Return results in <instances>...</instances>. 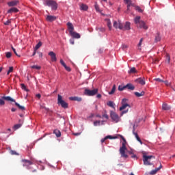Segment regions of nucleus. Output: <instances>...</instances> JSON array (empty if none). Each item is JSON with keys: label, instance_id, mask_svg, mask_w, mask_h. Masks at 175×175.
I'll list each match as a JSON object with an SVG mask.
<instances>
[{"label": "nucleus", "instance_id": "3", "mask_svg": "<svg viewBox=\"0 0 175 175\" xmlns=\"http://www.w3.org/2000/svg\"><path fill=\"white\" fill-rule=\"evenodd\" d=\"M57 105H59V106H62L63 109H68V107H69V104L64 100L62 96L60 94L57 95Z\"/></svg>", "mask_w": 175, "mask_h": 175}, {"label": "nucleus", "instance_id": "55", "mask_svg": "<svg viewBox=\"0 0 175 175\" xmlns=\"http://www.w3.org/2000/svg\"><path fill=\"white\" fill-rule=\"evenodd\" d=\"M12 49L14 51V54L17 55V57H20L18 54H17V52L16 51V49H14L13 46H12Z\"/></svg>", "mask_w": 175, "mask_h": 175}, {"label": "nucleus", "instance_id": "62", "mask_svg": "<svg viewBox=\"0 0 175 175\" xmlns=\"http://www.w3.org/2000/svg\"><path fill=\"white\" fill-rule=\"evenodd\" d=\"M36 98H38V99H40V98H41V95H40V94H36Z\"/></svg>", "mask_w": 175, "mask_h": 175}, {"label": "nucleus", "instance_id": "44", "mask_svg": "<svg viewBox=\"0 0 175 175\" xmlns=\"http://www.w3.org/2000/svg\"><path fill=\"white\" fill-rule=\"evenodd\" d=\"M105 137H106L107 140V139H118L117 137H113V136H111V135H107V136H106Z\"/></svg>", "mask_w": 175, "mask_h": 175}, {"label": "nucleus", "instance_id": "14", "mask_svg": "<svg viewBox=\"0 0 175 175\" xmlns=\"http://www.w3.org/2000/svg\"><path fill=\"white\" fill-rule=\"evenodd\" d=\"M46 21H49V23H53V21H55L57 20V16L48 15L46 18Z\"/></svg>", "mask_w": 175, "mask_h": 175}, {"label": "nucleus", "instance_id": "7", "mask_svg": "<svg viewBox=\"0 0 175 175\" xmlns=\"http://www.w3.org/2000/svg\"><path fill=\"white\" fill-rule=\"evenodd\" d=\"M110 116L113 122H116V123L120 122V116H118V114H117L116 112L111 111Z\"/></svg>", "mask_w": 175, "mask_h": 175}, {"label": "nucleus", "instance_id": "1", "mask_svg": "<svg viewBox=\"0 0 175 175\" xmlns=\"http://www.w3.org/2000/svg\"><path fill=\"white\" fill-rule=\"evenodd\" d=\"M122 139L123 142L122 143V147L120 148V154L122 157V158H128V154H125V152L126 151V139H125V137L121 135H118Z\"/></svg>", "mask_w": 175, "mask_h": 175}, {"label": "nucleus", "instance_id": "9", "mask_svg": "<svg viewBox=\"0 0 175 175\" xmlns=\"http://www.w3.org/2000/svg\"><path fill=\"white\" fill-rule=\"evenodd\" d=\"M49 55L51 56V61H52V62H57V55L55 53L51 51L49 53Z\"/></svg>", "mask_w": 175, "mask_h": 175}, {"label": "nucleus", "instance_id": "39", "mask_svg": "<svg viewBox=\"0 0 175 175\" xmlns=\"http://www.w3.org/2000/svg\"><path fill=\"white\" fill-rule=\"evenodd\" d=\"M114 92H116V85H113V88L111 90V92H109V95H113V94H114Z\"/></svg>", "mask_w": 175, "mask_h": 175}, {"label": "nucleus", "instance_id": "24", "mask_svg": "<svg viewBox=\"0 0 175 175\" xmlns=\"http://www.w3.org/2000/svg\"><path fill=\"white\" fill-rule=\"evenodd\" d=\"M146 92L144 91L141 92L140 93L135 92H134V94L135 95V96H137V98H140V96H144Z\"/></svg>", "mask_w": 175, "mask_h": 175}, {"label": "nucleus", "instance_id": "36", "mask_svg": "<svg viewBox=\"0 0 175 175\" xmlns=\"http://www.w3.org/2000/svg\"><path fill=\"white\" fill-rule=\"evenodd\" d=\"M135 23L137 25L142 21H140V16H136L134 19Z\"/></svg>", "mask_w": 175, "mask_h": 175}, {"label": "nucleus", "instance_id": "40", "mask_svg": "<svg viewBox=\"0 0 175 175\" xmlns=\"http://www.w3.org/2000/svg\"><path fill=\"white\" fill-rule=\"evenodd\" d=\"M143 43V38H141L139 42L138 43V50H142V44Z\"/></svg>", "mask_w": 175, "mask_h": 175}, {"label": "nucleus", "instance_id": "35", "mask_svg": "<svg viewBox=\"0 0 175 175\" xmlns=\"http://www.w3.org/2000/svg\"><path fill=\"white\" fill-rule=\"evenodd\" d=\"M162 109H163V110H170V107H169V106L167 105V104L164 103V104H163V105H162Z\"/></svg>", "mask_w": 175, "mask_h": 175}, {"label": "nucleus", "instance_id": "30", "mask_svg": "<svg viewBox=\"0 0 175 175\" xmlns=\"http://www.w3.org/2000/svg\"><path fill=\"white\" fill-rule=\"evenodd\" d=\"M14 103H15V106H16V107L18 108L19 110H22V111L25 110V107L24 106L20 105V104H18L16 101L14 102Z\"/></svg>", "mask_w": 175, "mask_h": 175}, {"label": "nucleus", "instance_id": "28", "mask_svg": "<svg viewBox=\"0 0 175 175\" xmlns=\"http://www.w3.org/2000/svg\"><path fill=\"white\" fill-rule=\"evenodd\" d=\"M53 133H54V135H55V136H56L57 137H61V131H60L59 130H58V129H55V130L53 131Z\"/></svg>", "mask_w": 175, "mask_h": 175}, {"label": "nucleus", "instance_id": "58", "mask_svg": "<svg viewBox=\"0 0 175 175\" xmlns=\"http://www.w3.org/2000/svg\"><path fill=\"white\" fill-rule=\"evenodd\" d=\"M94 7H95L96 12H100L99 5H98L97 4H95Z\"/></svg>", "mask_w": 175, "mask_h": 175}, {"label": "nucleus", "instance_id": "50", "mask_svg": "<svg viewBox=\"0 0 175 175\" xmlns=\"http://www.w3.org/2000/svg\"><path fill=\"white\" fill-rule=\"evenodd\" d=\"M5 56L7 58H10V57H12V53L7 52Z\"/></svg>", "mask_w": 175, "mask_h": 175}, {"label": "nucleus", "instance_id": "42", "mask_svg": "<svg viewBox=\"0 0 175 175\" xmlns=\"http://www.w3.org/2000/svg\"><path fill=\"white\" fill-rule=\"evenodd\" d=\"M126 89V87L125 85H119L118 86V90L119 91H124V90Z\"/></svg>", "mask_w": 175, "mask_h": 175}, {"label": "nucleus", "instance_id": "48", "mask_svg": "<svg viewBox=\"0 0 175 175\" xmlns=\"http://www.w3.org/2000/svg\"><path fill=\"white\" fill-rule=\"evenodd\" d=\"M0 106H5V100L2 98H0Z\"/></svg>", "mask_w": 175, "mask_h": 175}, {"label": "nucleus", "instance_id": "45", "mask_svg": "<svg viewBox=\"0 0 175 175\" xmlns=\"http://www.w3.org/2000/svg\"><path fill=\"white\" fill-rule=\"evenodd\" d=\"M10 152L11 155H18V153H17V152L15 150H10Z\"/></svg>", "mask_w": 175, "mask_h": 175}, {"label": "nucleus", "instance_id": "5", "mask_svg": "<svg viewBox=\"0 0 175 175\" xmlns=\"http://www.w3.org/2000/svg\"><path fill=\"white\" fill-rule=\"evenodd\" d=\"M128 102H129V100L126 98H123L121 102L122 106L120 107V111H122L123 110H125L126 107L131 108V105L128 104Z\"/></svg>", "mask_w": 175, "mask_h": 175}, {"label": "nucleus", "instance_id": "41", "mask_svg": "<svg viewBox=\"0 0 175 175\" xmlns=\"http://www.w3.org/2000/svg\"><path fill=\"white\" fill-rule=\"evenodd\" d=\"M21 125H22L21 123L18 124H15V125L14 126V129L15 131H17V129H18L19 128H21Z\"/></svg>", "mask_w": 175, "mask_h": 175}, {"label": "nucleus", "instance_id": "6", "mask_svg": "<svg viewBox=\"0 0 175 175\" xmlns=\"http://www.w3.org/2000/svg\"><path fill=\"white\" fill-rule=\"evenodd\" d=\"M98 89H94L92 90H90V89H85V92L84 94L87 96H94L95 95H96L98 94Z\"/></svg>", "mask_w": 175, "mask_h": 175}, {"label": "nucleus", "instance_id": "53", "mask_svg": "<svg viewBox=\"0 0 175 175\" xmlns=\"http://www.w3.org/2000/svg\"><path fill=\"white\" fill-rule=\"evenodd\" d=\"M12 21L10 20H8L7 21L4 22V25H9Z\"/></svg>", "mask_w": 175, "mask_h": 175}, {"label": "nucleus", "instance_id": "32", "mask_svg": "<svg viewBox=\"0 0 175 175\" xmlns=\"http://www.w3.org/2000/svg\"><path fill=\"white\" fill-rule=\"evenodd\" d=\"M134 8H135V10H137L138 13H143V12H144V10L142 9L139 5H135Z\"/></svg>", "mask_w": 175, "mask_h": 175}, {"label": "nucleus", "instance_id": "20", "mask_svg": "<svg viewBox=\"0 0 175 175\" xmlns=\"http://www.w3.org/2000/svg\"><path fill=\"white\" fill-rule=\"evenodd\" d=\"M69 100H75L77 102H81V100H83V98H81V97L73 96V97H69Z\"/></svg>", "mask_w": 175, "mask_h": 175}, {"label": "nucleus", "instance_id": "12", "mask_svg": "<svg viewBox=\"0 0 175 175\" xmlns=\"http://www.w3.org/2000/svg\"><path fill=\"white\" fill-rule=\"evenodd\" d=\"M67 27H68L69 33H71L72 32H73L75 31V27H73V24H72V23L68 22Z\"/></svg>", "mask_w": 175, "mask_h": 175}, {"label": "nucleus", "instance_id": "18", "mask_svg": "<svg viewBox=\"0 0 175 175\" xmlns=\"http://www.w3.org/2000/svg\"><path fill=\"white\" fill-rule=\"evenodd\" d=\"M22 162H23V166H26V167H28V166L32 165V162L27 159H23Z\"/></svg>", "mask_w": 175, "mask_h": 175}, {"label": "nucleus", "instance_id": "17", "mask_svg": "<svg viewBox=\"0 0 175 175\" xmlns=\"http://www.w3.org/2000/svg\"><path fill=\"white\" fill-rule=\"evenodd\" d=\"M160 165L159 167L156 168L155 170H153L150 172V174L154 175V174H157V172H159V170H161V169H162V164H161V162H159Z\"/></svg>", "mask_w": 175, "mask_h": 175}, {"label": "nucleus", "instance_id": "26", "mask_svg": "<svg viewBox=\"0 0 175 175\" xmlns=\"http://www.w3.org/2000/svg\"><path fill=\"white\" fill-rule=\"evenodd\" d=\"M18 12V9L16 8H12L8 10V13H17Z\"/></svg>", "mask_w": 175, "mask_h": 175}, {"label": "nucleus", "instance_id": "33", "mask_svg": "<svg viewBox=\"0 0 175 175\" xmlns=\"http://www.w3.org/2000/svg\"><path fill=\"white\" fill-rule=\"evenodd\" d=\"M105 21H107V25L109 31H111V21H110V19H106Z\"/></svg>", "mask_w": 175, "mask_h": 175}, {"label": "nucleus", "instance_id": "22", "mask_svg": "<svg viewBox=\"0 0 175 175\" xmlns=\"http://www.w3.org/2000/svg\"><path fill=\"white\" fill-rule=\"evenodd\" d=\"M133 134L135 137V139L137 140V142H139V143H140V144H143V142H142V139L139 137V135H137V133H135V130L133 131Z\"/></svg>", "mask_w": 175, "mask_h": 175}, {"label": "nucleus", "instance_id": "47", "mask_svg": "<svg viewBox=\"0 0 175 175\" xmlns=\"http://www.w3.org/2000/svg\"><path fill=\"white\" fill-rule=\"evenodd\" d=\"M31 69H37V70H39V69H40V66H31Z\"/></svg>", "mask_w": 175, "mask_h": 175}, {"label": "nucleus", "instance_id": "15", "mask_svg": "<svg viewBox=\"0 0 175 175\" xmlns=\"http://www.w3.org/2000/svg\"><path fill=\"white\" fill-rule=\"evenodd\" d=\"M70 35L75 39H80L81 38L80 33L76 31H72L71 33H70Z\"/></svg>", "mask_w": 175, "mask_h": 175}, {"label": "nucleus", "instance_id": "49", "mask_svg": "<svg viewBox=\"0 0 175 175\" xmlns=\"http://www.w3.org/2000/svg\"><path fill=\"white\" fill-rule=\"evenodd\" d=\"M154 80V81H158L159 83H163V80H162L159 78H156Z\"/></svg>", "mask_w": 175, "mask_h": 175}, {"label": "nucleus", "instance_id": "21", "mask_svg": "<svg viewBox=\"0 0 175 175\" xmlns=\"http://www.w3.org/2000/svg\"><path fill=\"white\" fill-rule=\"evenodd\" d=\"M133 134L135 137V139L137 140V142H139V143H140V144H143V142H142V139L139 137V135H137V133H135V130L133 131Z\"/></svg>", "mask_w": 175, "mask_h": 175}, {"label": "nucleus", "instance_id": "64", "mask_svg": "<svg viewBox=\"0 0 175 175\" xmlns=\"http://www.w3.org/2000/svg\"><path fill=\"white\" fill-rule=\"evenodd\" d=\"M163 83H165V85H169V81H163Z\"/></svg>", "mask_w": 175, "mask_h": 175}, {"label": "nucleus", "instance_id": "31", "mask_svg": "<svg viewBox=\"0 0 175 175\" xmlns=\"http://www.w3.org/2000/svg\"><path fill=\"white\" fill-rule=\"evenodd\" d=\"M80 10H84V11L88 10V5L82 3L80 5Z\"/></svg>", "mask_w": 175, "mask_h": 175}, {"label": "nucleus", "instance_id": "61", "mask_svg": "<svg viewBox=\"0 0 175 175\" xmlns=\"http://www.w3.org/2000/svg\"><path fill=\"white\" fill-rule=\"evenodd\" d=\"M106 140H107V139L105 137L101 139V143H105V142H106Z\"/></svg>", "mask_w": 175, "mask_h": 175}, {"label": "nucleus", "instance_id": "46", "mask_svg": "<svg viewBox=\"0 0 175 175\" xmlns=\"http://www.w3.org/2000/svg\"><path fill=\"white\" fill-rule=\"evenodd\" d=\"M94 126H98V125H100V121L97 120V121L94 122Z\"/></svg>", "mask_w": 175, "mask_h": 175}, {"label": "nucleus", "instance_id": "52", "mask_svg": "<svg viewBox=\"0 0 175 175\" xmlns=\"http://www.w3.org/2000/svg\"><path fill=\"white\" fill-rule=\"evenodd\" d=\"M64 68L66 69V70H67V72H70V70H72L70 69V67H68V66H64Z\"/></svg>", "mask_w": 175, "mask_h": 175}, {"label": "nucleus", "instance_id": "34", "mask_svg": "<svg viewBox=\"0 0 175 175\" xmlns=\"http://www.w3.org/2000/svg\"><path fill=\"white\" fill-rule=\"evenodd\" d=\"M129 75L133 74V73H137V70H136V68L132 67L130 70H129Z\"/></svg>", "mask_w": 175, "mask_h": 175}, {"label": "nucleus", "instance_id": "4", "mask_svg": "<svg viewBox=\"0 0 175 175\" xmlns=\"http://www.w3.org/2000/svg\"><path fill=\"white\" fill-rule=\"evenodd\" d=\"M46 6H50L52 10H57L58 9V5L53 0H44Z\"/></svg>", "mask_w": 175, "mask_h": 175}, {"label": "nucleus", "instance_id": "43", "mask_svg": "<svg viewBox=\"0 0 175 175\" xmlns=\"http://www.w3.org/2000/svg\"><path fill=\"white\" fill-rule=\"evenodd\" d=\"M167 64H170V55L169 54L166 55V61Z\"/></svg>", "mask_w": 175, "mask_h": 175}, {"label": "nucleus", "instance_id": "11", "mask_svg": "<svg viewBox=\"0 0 175 175\" xmlns=\"http://www.w3.org/2000/svg\"><path fill=\"white\" fill-rule=\"evenodd\" d=\"M137 27L143 29H148V27H147V25H146V23H144V21H141V22H139V24L137 25Z\"/></svg>", "mask_w": 175, "mask_h": 175}, {"label": "nucleus", "instance_id": "27", "mask_svg": "<svg viewBox=\"0 0 175 175\" xmlns=\"http://www.w3.org/2000/svg\"><path fill=\"white\" fill-rule=\"evenodd\" d=\"M161 34L159 33H157L155 36L154 42L157 43V42H161Z\"/></svg>", "mask_w": 175, "mask_h": 175}, {"label": "nucleus", "instance_id": "16", "mask_svg": "<svg viewBox=\"0 0 175 175\" xmlns=\"http://www.w3.org/2000/svg\"><path fill=\"white\" fill-rule=\"evenodd\" d=\"M1 99H3V100H6L7 102H16V100L13 99L12 97L7 96H2Z\"/></svg>", "mask_w": 175, "mask_h": 175}, {"label": "nucleus", "instance_id": "37", "mask_svg": "<svg viewBox=\"0 0 175 175\" xmlns=\"http://www.w3.org/2000/svg\"><path fill=\"white\" fill-rule=\"evenodd\" d=\"M107 106H109V107H112V109H114V106H115V104H114V102L113 101H109L107 103Z\"/></svg>", "mask_w": 175, "mask_h": 175}, {"label": "nucleus", "instance_id": "29", "mask_svg": "<svg viewBox=\"0 0 175 175\" xmlns=\"http://www.w3.org/2000/svg\"><path fill=\"white\" fill-rule=\"evenodd\" d=\"M126 88H128V90H131V91H133L135 90V87L131 83H128L125 85Z\"/></svg>", "mask_w": 175, "mask_h": 175}, {"label": "nucleus", "instance_id": "57", "mask_svg": "<svg viewBox=\"0 0 175 175\" xmlns=\"http://www.w3.org/2000/svg\"><path fill=\"white\" fill-rule=\"evenodd\" d=\"M122 49L123 50H125V49H128V45H126V44H123L122 45Z\"/></svg>", "mask_w": 175, "mask_h": 175}, {"label": "nucleus", "instance_id": "2", "mask_svg": "<svg viewBox=\"0 0 175 175\" xmlns=\"http://www.w3.org/2000/svg\"><path fill=\"white\" fill-rule=\"evenodd\" d=\"M155 159V157L150 155V156H147L146 154L143 155V161H144V165L146 166H151L154 165L152 163H151V159Z\"/></svg>", "mask_w": 175, "mask_h": 175}, {"label": "nucleus", "instance_id": "19", "mask_svg": "<svg viewBox=\"0 0 175 175\" xmlns=\"http://www.w3.org/2000/svg\"><path fill=\"white\" fill-rule=\"evenodd\" d=\"M131 29V23L126 22L124 27H123V31H129Z\"/></svg>", "mask_w": 175, "mask_h": 175}, {"label": "nucleus", "instance_id": "51", "mask_svg": "<svg viewBox=\"0 0 175 175\" xmlns=\"http://www.w3.org/2000/svg\"><path fill=\"white\" fill-rule=\"evenodd\" d=\"M12 72H13V67H10V68L7 72V75L12 73Z\"/></svg>", "mask_w": 175, "mask_h": 175}, {"label": "nucleus", "instance_id": "59", "mask_svg": "<svg viewBox=\"0 0 175 175\" xmlns=\"http://www.w3.org/2000/svg\"><path fill=\"white\" fill-rule=\"evenodd\" d=\"M129 109L122 111L121 113V116H124V114H126V113H128Z\"/></svg>", "mask_w": 175, "mask_h": 175}, {"label": "nucleus", "instance_id": "38", "mask_svg": "<svg viewBox=\"0 0 175 175\" xmlns=\"http://www.w3.org/2000/svg\"><path fill=\"white\" fill-rule=\"evenodd\" d=\"M42 47V42H39L35 46L34 49L35 51H37L38 49H40Z\"/></svg>", "mask_w": 175, "mask_h": 175}, {"label": "nucleus", "instance_id": "13", "mask_svg": "<svg viewBox=\"0 0 175 175\" xmlns=\"http://www.w3.org/2000/svg\"><path fill=\"white\" fill-rule=\"evenodd\" d=\"M18 3H20V1L18 0H14L12 1H10L8 3V6H10V8L13 7V6H17V5H18Z\"/></svg>", "mask_w": 175, "mask_h": 175}, {"label": "nucleus", "instance_id": "25", "mask_svg": "<svg viewBox=\"0 0 175 175\" xmlns=\"http://www.w3.org/2000/svg\"><path fill=\"white\" fill-rule=\"evenodd\" d=\"M125 3L127 5V8H131V6H134L135 4L132 3V0H124Z\"/></svg>", "mask_w": 175, "mask_h": 175}, {"label": "nucleus", "instance_id": "63", "mask_svg": "<svg viewBox=\"0 0 175 175\" xmlns=\"http://www.w3.org/2000/svg\"><path fill=\"white\" fill-rule=\"evenodd\" d=\"M70 43L71 44H75V40H70Z\"/></svg>", "mask_w": 175, "mask_h": 175}, {"label": "nucleus", "instance_id": "56", "mask_svg": "<svg viewBox=\"0 0 175 175\" xmlns=\"http://www.w3.org/2000/svg\"><path fill=\"white\" fill-rule=\"evenodd\" d=\"M21 88L23 90H25V91H27V87L25 86V85L24 83L21 84Z\"/></svg>", "mask_w": 175, "mask_h": 175}, {"label": "nucleus", "instance_id": "8", "mask_svg": "<svg viewBox=\"0 0 175 175\" xmlns=\"http://www.w3.org/2000/svg\"><path fill=\"white\" fill-rule=\"evenodd\" d=\"M113 28H116V29H124V25L121 23V21H113Z\"/></svg>", "mask_w": 175, "mask_h": 175}, {"label": "nucleus", "instance_id": "60", "mask_svg": "<svg viewBox=\"0 0 175 175\" xmlns=\"http://www.w3.org/2000/svg\"><path fill=\"white\" fill-rule=\"evenodd\" d=\"M103 117L104 118H106V120H109V116H108L107 113H104V114L103 115Z\"/></svg>", "mask_w": 175, "mask_h": 175}, {"label": "nucleus", "instance_id": "10", "mask_svg": "<svg viewBox=\"0 0 175 175\" xmlns=\"http://www.w3.org/2000/svg\"><path fill=\"white\" fill-rule=\"evenodd\" d=\"M135 83L137 84H140L141 85H146V79L144 78H138L135 80Z\"/></svg>", "mask_w": 175, "mask_h": 175}, {"label": "nucleus", "instance_id": "23", "mask_svg": "<svg viewBox=\"0 0 175 175\" xmlns=\"http://www.w3.org/2000/svg\"><path fill=\"white\" fill-rule=\"evenodd\" d=\"M133 134L135 137V139L137 140V142H139V143H140V144H143V142H142V139L139 137V135H137V133H135V130L133 131Z\"/></svg>", "mask_w": 175, "mask_h": 175}, {"label": "nucleus", "instance_id": "54", "mask_svg": "<svg viewBox=\"0 0 175 175\" xmlns=\"http://www.w3.org/2000/svg\"><path fill=\"white\" fill-rule=\"evenodd\" d=\"M60 64L62 65V66H64V68L66 66V64H65V62H64L62 59H60Z\"/></svg>", "mask_w": 175, "mask_h": 175}]
</instances>
